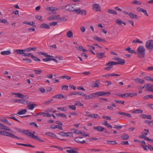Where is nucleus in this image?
Listing matches in <instances>:
<instances>
[{
  "instance_id": "423d86ee",
  "label": "nucleus",
  "mask_w": 153,
  "mask_h": 153,
  "mask_svg": "<svg viewBox=\"0 0 153 153\" xmlns=\"http://www.w3.org/2000/svg\"><path fill=\"white\" fill-rule=\"evenodd\" d=\"M65 9L70 11H74L75 13L76 10H77L75 8L74 5L73 4H69L66 5L65 7Z\"/></svg>"
},
{
  "instance_id": "a19ab883",
  "label": "nucleus",
  "mask_w": 153,
  "mask_h": 153,
  "mask_svg": "<svg viewBox=\"0 0 153 153\" xmlns=\"http://www.w3.org/2000/svg\"><path fill=\"white\" fill-rule=\"evenodd\" d=\"M79 92H71L69 94V96H70L72 95H79Z\"/></svg>"
},
{
  "instance_id": "bb28decb",
  "label": "nucleus",
  "mask_w": 153,
  "mask_h": 153,
  "mask_svg": "<svg viewBox=\"0 0 153 153\" xmlns=\"http://www.w3.org/2000/svg\"><path fill=\"white\" fill-rule=\"evenodd\" d=\"M58 20H59V22L66 21L67 20V19L65 16H62L60 17V15H59V17H58Z\"/></svg>"
},
{
  "instance_id": "49530a36",
  "label": "nucleus",
  "mask_w": 153,
  "mask_h": 153,
  "mask_svg": "<svg viewBox=\"0 0 153 153\" xmlns=\"http://www.w3.org/2000/svg\"><path fill=\"white\" fill-rule=\"evenodd\" d=\"M53 129L57 128L60 130H63V128L61 126L59 125H55L53 127Z\"/></svg>"
},
{
  "instance_id": "de8ad7c7",
  "label": "nucleus",
  "mask_w": 153,
  "mask_h": 153,
  "mask_svg": "<svg viewBox=\"0 0 153 153\" xmlns=\"http://www.w3.org/2000/svg\"><path fill=\"white\" fill-rule=\"evenodd\" d=\"M14 129L16 130V131L19 132H21L22 133H23V132L24 131V130H22V129H20L18 128H17L16 127H15L14 128Z\"/></svg>"
},
{
  "instance_id": "774afa93",
  "label": "nucleus",
  "mask_w": 153,
  "mask_h": 153,
  "mask_svg": "<svg viewBox=\"0 0 153 153\" xmlns=\"http://www.w3.org/2000/svg\"><path fill=\"white\" fill-rule=\"evenodd\" d=\"M58 134L62 137H65L66 136L65 133L64 132H61Z\"/></svg>"
},
{
  "instance_id": "5fc2aeb1",
  "label": "nucleus",
  "mask_w": 153,
  "mask_h": 153,
  "mask_svg": "<svg viewBox=\"0 0 153 153\" xmlns=\"http://www.w3.org/2000/svg\"><path fill=\"white\" fill-rule=\"evenodd\" d=\"M144 100L147 99L148 98H153V95H147L145 96L144 97Z\"/></svg>"
},
{
  "instance_id": "aec40b11",
  "label": "nucleus",
  "mask_w": 153,
  "mask_h": 153,
  "mask_svg": "<svg viewBox=\"0 0 153 153\" xmlns=\"http://www.w3.org/2000/svg\"><path fill=\"white\" fill-rule=\"evenodd\" d=\"M23 23L25 25H32L34 27H36V26L34 25V22L33 21H31L30 22H29L27 21H24L23 22Z\"/></svg>"
},
{
  "instance_id": "58836bf2",
  "label": "nucleus",
  "mask_w": 153,
  "mask_h": 153,
  "mask_svg": "<svg viewBox=\"0 0 153 153\" xmlns=\"http://www.w3.org/2000/svg\"><path fill=\"white\" fill-rule=\"evenodd\" d=\"M60 79H65L68 80H70L71 79V77L67 76H60Z\"/></svg>"
},
{
  "instance_id": "39448f33",
  "label": "nucleus",
  "mask_w": 153,
  "mask_h": 153,
  "mask_svg": "<svg viewBox=\"0 0 153 153\" xmlns=\"http://www.w3.org/2000/svg\"><path fill=\"white\" fill-rule=\"evenodd\" d=\"M0 134L9 137L13 138H17L18 139L22 140L21 138H19L15 136V135L12 134L10 132L7 131H0Z\"/></svg>"
},
{
  "instance_id": "a18cd8bd",
  "label": "nucleus",
  "mask_w": 153,
  "mask_h": 153,
  "mask_svg": "<svg viewBox=\"0 0 153 153\" xmlns=\"http://www.w3.org/2000/svg\"><path fill=\"white\" fill-rule=\"evenodd\" d=\"M43 117H50L51 116H52L54 118H55L56 117L55 116V115L53 114H49L48 113L46 114H45L43 115Z\"/></svg>"
},
{
  "instance_id": "b1692460",
  "label": "nucleus",
  "mask_w": 153,
  "mask_h": 153,
  "mask_svg": "<svg viewBox=\"0 0 153 153\" xmlns=\"http://www.w3.org/2000/svg\"><path fill=\"white\" fill-rule=\"evenodd\" d=\"M46 9L48 11H54L57 10H58V8L55 7H47L46 8Z\"/></svg>"
},
{
  "instance_id": "4468645a",
  "label": "nucleus",
  "mask_w": 153,
  "mask_h": 153,
  "mask_svg": "<svg viewBox=\"0 0 153 153\" xmlns=\"http://www.w3.org/2000/svg\"><path fill=\"white\" fill-rule=\"evenodd\" d=\"M93 128L95 130L100 131H103L104 129V128H103L100 126H94V127Z\"/></svg>"
},
{
  "instance_id": "f8f14e48",
  "label": "nucleus",
  "mask_w": 153,
  "mask_h": 153,
  "mask_svg": "<svg viewBox=\"0 0 153 153\" xmlns=\"http://www.w3.org/2000/svg\"><path fill=\"white\" fill-rule=\"evenodd\" d=\"M82 137H77L75 138L74 139V140L76 142L78 143H80L82 144H83L84 143H85V141L84 140H83L82 141H80L79 140V139L80 138H82Z\"/></svg>"
},
{
  "instance_id": "2f4dec72",
  "label": "nucleus",
  "mask_w": 153,
  "mask_h": 153,
  "mask_svg": "<svg viewBox=\"0 0 153 153\" xmlns=\"http://www.w3.org/2000/svg\"><path fill=\"white\" fill-rule=\"evenodd\" d=\"M56 115L58 116H59L62 117H64L67 118L66 115L65 114L61 113H58L56 114Z\"/></svg>"
},
{
  "instance_id": "3c124183",
  "label": "nucleus",
  "mask_w": 153,
  "mask_h": 153,
  "mask_svg": "<svg viewBox=\"0 0 153 153\" xmlns=\"http://www.w3.org/2000/svg\"><path fill=\"white\" fill-rule=\"evenodd\" d=\"M143 112V111L142 110H140L139 109H137L136 110L132 112L133 113H142Z\"/></svg>"
},
{
  "instance_id": "13d9d810",
  "label": "nucleus",
  "mask_w": 153,
  "mask_h": 153,
  "mask_svg": "<svg viewBox=\"0 0 153 153\" xmlns=\"http://www.w3.org/2000/svg\"><path fill=\"white\" fill-rule=\"evenodd\" d=\"M68 107L73 110H75L76 109V106L75 105H70L68 106Z\"/></svg>"
},
{
  "instance_id": "e433bc0d",
  "label": "nucleus",
  "mask_w": 153,
  "mask_h": 153,
  "mask_svg": "<svg viewBox=\"0 0 153 153\" xmlns=\"http://www.w3.org/2000/svg\"><path fill=\"white\" fill-rule=\"evenodd\" d=\"M25 98H24V99ZM29 103V101L27 100H25L24 99H21V103L25 105H27Z\"/></svg>"
},
{
  "instance_id": "7c9ffc66",
  "label": "nucleus",
  "mask_w": 153,
  "mask_h": 153,
  "mask_svg": "<svg viewBox=\"0 0 153 153\" xmlns=\"http://www.w3.org/2000/svg\"><path fill=\"white\" fill-rule=\"evenodd\" d=\"M36 49V48L33 47V48H29L24 50L25 51L28 52L31 51H35Z\"/></svg>"
},
{
  "instance_id": "052dcab7",
  "label": "nucleus",
  "mask_w": 153,
  "mask_h": 153,
  "mask_svg": "<svg viewBox=\"0 0 153 153\" xmlns=\"http://www.w3.org/2000/svg\"><path fill=\"white\" fill-rule=\"evenodd\" d=\"M57 109L63 111H66L67 110L66 108L63 107H58L57 108Z\"/></svg>"
},
{
  "instance_id": "5701e85b",
  "label": "nucleus",
  "mask_w": 153,
  "mask_h": 153,
  "mask_svg": "<svg viewBox=\"0 0 153 153\" xmlns=\"http://www.w3.org/2000/svg\"><path fill=\"white\" fill-rule=\"evenodd\" d=\"M67 36L69 38H71L73 36V34L71 30L68 31L66 34Z\"/></svg>"
},
{
  "instance_id": "69168bd1",
  "label": "nucleus",
  "mask_w": 153,
  "mask_h": 153,
  "mask_svg": "<svg viewBox=\"0 0 153 153\" xmlns=\"http://www.w3.org/2000/svg\"><path fill=\"white\" fill-rule=\"evenodd\" d=\"M51 147H54L56 149H58L61 150H63V149L62 148L58 146H51Z\"/></svg>"
},
{
  "instance_id": "4d7b16f0",
  "label": "nucleus",
  "mask_w": 153,
  "mask_h": 153,
  "mask_svg": "<svg viewBox=\"0 0 153 153\" xmlns=\"http://www.w3.org/2000/svg\"><path fill=\"white\" fill-rule=\"evenodd\" d=\"M115 22L118 25H121L123 23V22L120 19H117Z\"/></svg>"
},
{
  "instance_id": "c03bdc74",
  "label": "nucleus",
  "mask_w": 153,
  "mask_h": 153,
  "mask_svg": "<svg viewBox=\"0 0 153 153\" xmlns=\"http://www.w3.org/2000/svg\"><path fill=\"white\" fill-rule=\"evenodd\" d=\"M121 138L123 140H126L129 138V136L127 135L124 134L121 136Z\"/></svg>"
},
{
  "instance_id": "f03ea898",
  "label": "nucleus",
  "mask_w": 153,
  "mask_h": 153,
  "mask_svg": "<svg viewBox=\"0 0 153 153\" xmlns=\"http://www.w3.org/2000/svg\"><path fill=\"white\" fill-rule=\"evenodd\" d=\"M116 59L118 61V62L114 61L109 62L105 64V65L108 66V67L105 68L104 69L108 71L113 68V66L114 65H116L117 64L123 65L125 63V62L124 59L118 57Z\"/></svg>"
},
{
  "instance_id": "473e14b6",
  "label": "nucleus",
  "mask_w": 153,
  "mask_h": 153,
  "mask_svg": "<svg viewBox=\"0 0 153 153\" xmlns=\"http://www.w3.org/2000/svg\"><path fill=\"white\" fill-rule=\"evenodd\" d=\"M27 111V110L25 109L22 110L21 111L18 112L17 113V114L20 115L24 114Z\"/></svg>"
},
{
  "instance_id": "6ab92c4d",
  "label": "nucleus",
  "mask_w": 153,
  "mask_h": 153,
  "mask_svg": "<svg viewBox=\"0 0 153 153\" xmlns=\"http://www.w3.org/2000/svg\"><path fill=\"white\" fill-rule=\"evenodd\" d=\"M143 118L145 119H152V117L151 115H148L146 114H143L140 116Z\"/></svg>"
},
{
  "instance_id": "ddd939ff",
  "label": "nucleus",
  "mask_w": 153,
  "mask_h": 153,
  "mask_svg": "<svg viewBox=\"0 0 153 153\" xmlns=\"http://www.w3.org/2000/svg\"><path fill=\"white\" fill-rule=\"evenodd\" d=\"M40 27L41 28H45L47 29H50V27L49 25L47 23H43L41 24Z\"/></svg>"
},
{
  "instance_id": "c85d7f7f",
  "label": "nucleus",
  "mask_w": 153,
  "mask_h": 153,
  "mask_svg": "<svg viewBox=\"0 0 153 153\" xmlns=\"http://www.w3.org/2000/svg\"><path fill=\"white\" fill-rule=\"evenodd\" d=\"M87 116L95 119H96L98 117H99V115L98 114H89L88 115H87Z\"/></svg>"
},
{
  "instance_id": "603ef678",
  "label": "nucleus",
  "mask_w": 153,
  "mask_h": 153,
  "mask_svg": "<svg viewBox=\"0 0 153 153\" xmlns=\"http://www.w3.org/2000/svg\"><path fill=\"white\" fill-rule=\"evenodd\" d=\"M34 72L35 74L37 75L40 74L42 73V71L41 70H34Z\"/></svg>"
},
{
  "instance_id": "a878e982",
  "label": "nucleus",
  "mask_w": 153,
  "mask_h": 153,
  "mask_svg": "<svg viewBox=\"0 0 153 153\" xmlns=\"http://www.w3.org/2000/svg\"><path fill=\"white\" fill-rule=\"evenodd\" d=\"M13 95L15 94L17 95V97H18L22 98V99H24V98L25 97V96H23L22 94H20L19 93H12Z\"/></svg>"
},
{
  "instance_id": "f257e3e1",
  "label": "nucleus",
  "mask_w": 153,
  "mask_h": 153,
  "mask_svg": "<svg viewBox=\"0 0 153 153\" xmlns=\"http://www.w3.org/2000/svg\"><path fill=\"white\" fill-rule=\"evenodd\" d=\"M111 94V93L109 91L107 92L103 91H98L91 94L88 95H86V97L84 98V99L85 100H89L100 96H107Z\"/></svg>"
},
{
  "instance_id": "9d476101",
  "label": "nucleus",
  "mask_w": 153,
  "mask_h": 153,
  "mask_svg": "<svg viewBox=\"0 0 153 153\" xmlns=\"http://www.w3.org/2000/svg\"><path fill=\"white\" fill-rule=\"evenodd\" d=\"M105 53L103 52H97L96 53V57L98 59L105 57Z\"/></svg>"
},
{
  "instance_id": "ea45409f",
  "label": "nucleus",
  "mask_w": 153,
  "mask_h": 153,
  "mask_svg": "<svg viewBox=\"0 0 153 153\" xmlns=\"http://www.w3.org/2000/svg\"><path fill=\"white\" fill-rule=\"evenodd\" d=\"M147 90L153 92V85H152L149 84V87H147Z\"/></svg>"
},
{
  "instance_id": "2eb2a0df",
  "label": "nucleus",
  "mask_w": 153,
  "mask_h": 153,
  "mask_svg": "<svg viewBox=\"0 0 153 153\" xmlns=\"http://www.w3.org/2000/svg\"><path fill=\"white\" fill-rule=\"evenodd\" d=\"M97 82H93L92 83L91 86L92 87H100V85L99 84L97 83H100V81L99 80H97L96 81Z\"/></svg>"
},
{
  "instance_id": "864d4df0",
  "label": "nucleus",
  "mask_w": 153,
  "mask_h": 153,
  "mask_svg": "<svg viewBox=\"0 0 153 153\" xmlns=\"http://www.w3.org/2000/svg\"><path fill=\"white\" fill-rule=\"evenodd\" d=\"M137 95V93H128V96L129 97H133L135 96H136Z\"/></svg>"
},
{
  "instance_id": "20e7f679",
  "label": "nucleus",
  "mask_w": 153,
  "mask_h": 153,
  "mask_svg": "<svg viewBox=\"0 0 153 153\" xmlns=\"http://www.w3.org/2000/svg\"><path fill=\"white\" fill-rule=\"evenodd\" d=\"M137 53L140 58H143L145 55V50L143 46H140L137 51Z\"/></svg>"
},
{
  "instance_id": "8fccbe9b",
  "label": "nucleus",
  "mask_w": 153,
  "mask_h": 153,
  "mask_svg": "<svg viewBox=\"0 0 153 153\" xmlns=\"http://www.w3.org/2000/svg\"><path fill=\"white\" fill-rule=\"evenodd\" d=\"M53 101V99H51L48 101H46L44 102L43 104H44L48 105Z\"/></svg>"
},
{
  "instance_id": "37998d69",
  "label": "nucleus",
  "mask_w": 153,
  "mask_h": 153,
  "mask_svg": "<svg viewBox=\"0 0 153 153\" xmlns=\"http://www.w3.org/2000/svg\"><path fill=\"white\" fill-rule=\"evenodd\" d=\"M106 142L108 144H109L114 145L115 144H117L115 140H113L112 141L107 140Z\"/></svg>"
},
{
  "instance_id": "72a5a7b5",
  "label": "nucleus",
  "mask_w": 153,
  "mask_h": 153,
  "mask_svg": "<svg viewBox=\"0 0 153 153\" xmlns=\"http://www.w3.org/2000/svg\"><path fill=\"white\" fill-rule=\"evenodd\" d=\"M107 12L110 14H113L114 15L117 14V13L116 11L108 9L107 11Z\"/></svg>"
},
{
  "instance_id": "09e8293b",
  "label": "nucleus",
  "mask_w": 153,
  "mask_h": 153,
  "mask_svg": "<svg viewBox=\"0 0 153 153\" xmlns=\"http://www.w3.org/2000/svg\"><path fill=\"white\" fill-rule=\"evenodd\" d=\"M41 54L42 55H43L46 57H51L52 56H50L49 55H48L47 53H45L42 52H38V54Z\"/></svg>"
},
{
  "instance_id": "bf43d9fd",
  "label": "nucleus",
  "mask_w": 153,
  "mask_h": 153,
  "mask_svg": "<svg viewBox=\"0 0 153 153\" xmlns=\"http://www.w3.org/2000/svg\"><path fill=\"white\" fill-rule=\"evenodd\" d=\"M75 105H78L79 106H83V104H82L79 101H76L75 103Z\"/></svg>"
},
{
  "instance_id": "dca6fc26",
  "label": "nucleus",
  "mask_w": 153,
  "mask_h": 153,
  "mask_svg": "<svg viewBox=\"0 0 153 153\" xmlns=\"http://www.w3.org/2000/svg\"><path fill=\"white\" fill-rule=\"evenodd\" d=\"M16 144L18 145L23 146H28L33 148H35V146L30 144H25L20 143H16Z\"/></svg>"
},
{
  "instance_id": "1a4fd4ad",
  "label": "nucleus",
  "mask_w": 153,
  "mask_h": 153,
  "mask_svg": "<svg viewBox=\"0 0 153 153\" xmlns=\"http://www.w3.org/2000/svg\"><path fill=\"white\" fill-rule=\"evenodd\" d=\"M86 11L84 10H81L80 8H79L77 9L76 10V13L81 15H82L84 14L85 15L86 14Z\"/></svg>"
},
{
  "instance_id": "4be33fe9",
  "label": "nucleus",
  "mask_w": 153,
  "mask_h": 153,
  "mask_svg": "<svg viewBox=\"0 0 153 153\" xmlns=\"http://www.w3.org/2000/svg\"><path fill=\"white\" fill-rule=\"evenodd\" d=\"M36 105L34 103L29 104L27 105V107L30 110H33L34 108V106Z\"/></svg>"
},
{
  "instance_id": "cd10ccee",
  "label": "nucleus",
  "mask_w": 153,
  "mask_h": 153,
  "mask_svg": "<svg viewBox=\"0 0 153 153\" xmlns=\"http://www.w3.org/2000/svg\"><path fill=\"white\" fill-rule=\"evenodd\" d=\"M11 53V52L9 51H4L1 52V54L3 55H7Z\"/></svg>"
},
{
  "instance_id": "0e129e2a",
  "label": "nucleus",
  "mask_w": 153,
  "mask_h": 153,
  "mask_svg": "<svg viewBox=\"0 0 153 153\" xmlns=\"http://www.w3.org/2000/svg\"><path fill=\"white\" fill-rule=\"evenodd\" d=\"M2 121L7 123L9 125H11V124L6 119H4L2 120Z\"/></svg>"
},
{
  "instance_id": "c9c22d12",
  "label": "nucleus",
  "mask_w": 153,
  "mask_h": 153,
  "mask_svg": "<svg viewBox=\"0 0 153 153\" xmlns=\"http://www.w3.org/2000/svg\"><path fill=\"white\" fill-rule=\"evenodd\" d=\"M53 57V56H52L51 57H48L46 58L43 59H42V60L44 62H47L51 60L52 57Z\"/></svg>"
},
{
  "instance_id": "0eeeda50",
  "label": "nucleus",
  "mask_w": 153,
  "mask_h": 153,
  "mask_svg": "<svg viewBox=\"0 0 153 153\" xmlns=\"http://www.w3.org/2000/svg\"><path fill=\"white\" fill-rule=\"evenodd\" d=\"M145 47L149 50L153 49V40H149L147 41Z\"/></svg>"
},
{
  "instance_id": "f3484780",
  "label": "nucleus",
  "mask_w": 153,
  "mask_h": 153,
  "mask_svg": "<svg viewBox=\"0 0 153 153\" xmlns=\"http://www.w3.org/2000/svg\"><path fill=\"white\" fill-rule=\"evenodd\" d=\"M58 17H59V15L57 16L54 15L48 18V19L49 20H58Z\"/></svg>"
},
{
  "instance_id": "79ce46f5",
  "label": "nucleus",
  "mask_w": 153,
  "mask_h": 153,
  "mask_svg": "<svg viewBox=\"0 0 153 153\" xmlns=\"http://www.w3.org/2000/svg\"><path fill=\"white\" fill-rule=\"evenodd\" d=\"M24 51H25L24 50H17L16 51V53L19 54H24Z\"/></svg>"
},
{
  "instance_id": "338daca9",
  "label": "nucleus",
  "mask_w": 153,
  "mask_h": 153,
  "mask_svg": "<svg viewBox=\"0 0 153 153\" xmlns=\"http://www.w3.org/2000/svg\"><path fill=\"white\" fill-rule=\"evenodd\" d=\"M66 134V137H73V135L72 133L71 132H67L65 133Z\"/></svg>"
},
{
  "instance_id": "412c9836",
  "label": "nucleus",
  "mask_w": 153,
  "mask_h": 153,
  "mask_svg": "<svg viewBox=\"0 0 153 153\" xmlns=\"http://www.w3.org/2000/svg\"><path fill=\"white\" fill-rule=\"evenodd\" d=\"M76 48L78 50L81 51L83 52H87L88 51L86 49H84L82 46L80 45L79 47L77 46H76Z\"/></svg>"
},
{
  "instance_id": "e2e57ef3",
  "label": "nucleus",
  "mask_w": 153,
  "mask_h": 153,
  "mask_svg": "<svg viewBox=\"0 0 153 153\" xmlns=\"http://www.w3.org/2000/svg\"><path fill=\"white\" fill-rule=\"evenodd\" d=\"M132 3L134 4H137L138 5H141V3L139 1H137V0H134L133 2H132Z\"/></svg>"
},
{
  "instance_id": "680f3d73",
  "label": "nucleus",
  "mask_w": 153,
  "mask_h": 153,
  "mask_svg": "<svg viewBox=\"0 0 153 153\" xmlns=\"http://www.w3.org/2000/svg\"><path fill=\"white\" fill-rule=\"evenodd\" d=\"M24 56L27 57H32L33 54L31 53H24Z\"/></svg>"
},
{
  "instance_id": "393cba45",
  "label": "nucleus",
  "mask_w": 153,
  "mask_h": 153,
  "mask_svg": "<svg viewBox=\"0 0 153 153\" xmlns=\"http://www.w3.org/2000/svg\"><path fill=\"white\" fill-rule=\"evenodd\" d=\"M45 134L46 135H48L49 136H51V137H55V138H56L58 139H59V138H57L56 137V136L55 134H54L53 133H52L46 132L45 133Z\"/></svg>"
},
{
  "instance_id": "f704fd0d",
  "label": "nucleus",
  "mask_w": 153,
  "mask_h": 153,
  "mask_svg": "<svg viewBox=\"0 0 153 153\" xmlns=\"http://www.w3.org/2000/svg\"><path fill=\"white\" fill-rule=\"evenodd\" d=\"M66 152L68 153H79L77 151L73 149L70 150H67Z\"/></svg>"
},
{
  "instance_id": "a211bd4d",
  "label": "nucleus",
  "mask_w": 153,
  "mask_h": 153,
  "mask_svg": "<svg viewBox=\"0 0 153 153\" xmlns=\"http://www.w3.org/2000/svg\"><path fill=\"white\" fill-rule=\"evenodd\" d=\"M129 16L133 19H138V17L135 14L132 13H130L129 14Z\"/></svg>"
},
{
  "instance_id": "9b49d317",
  "label": "nucleus",
  "mask_w": 153,
  "mask_h": 153,
  "mask_svg": "<svg viewBox=\"0 0 153 153\" xmlns=\"http://www.w3.org/2000/svg\"><path fill=\"white\" fill-rule=\"evenodd\" d=\"M53 98L62 99V98H65L66 99H67L66 96H63L62 94L56 95L53 97Z\"/></svg>"
},
{
  "instance_id": "4c0bfd02",
  "label": "nucleus",
  "mask_w": 153,
  "mask_h": 153,
  "mask_svg": "<svg viewBox=\"0 0 153 153\" xmlns=\"http://www.w3.org/2000/svg\"><path fill=\"white\" fill-rule=\"evenodd\" d=\"M16 114H13V115H11V116L10 117H7V118H10V119H13L16 121H17V122H20V121L19 120H18V119H16L15 117L12 116V115H15Z\"/></svg>"
},
{
  "instance_id": "6e6d98bb",
  "label": "nucleus",
  "mask_w": 153,
  "mask_h": 153,
  "mask_svg": "<svg viewBox=\"0 0 153 153\" xmlns=\"http://www.w3.org/2000/svg\"><path fill=\"white\" fill-rule=\"evenodd\" d=\"M31 58L33 59L36 61H40V59L38 58L37 57L33 55Z\"/></svg>"
},
{
  "instance_id": "c756f323",
  "label": "nucleus",
  "mask_w": 153,
  "mask_h": 153,
  "mask_svg": "<svg viewBox=\"0 0 153 153\" xmlns=\"http://www.w3.org/2000/svg\"><path fill=\"white\" fill-rule=\"evenodd\" d=\"M135 80L136 82L140 84H142L144 82L143 79L139 78L135 79Z\"/></svg>"
},
{
  "instance_id": "7ed1b4c3",
  "label": "nucleus",
  "mask_w": 153,
  "mask_h": 153,
  "mask_svg": "<svg viewBox=\"0 0 153 153\" xmlns=\"http://www.w3.org/2000/svg\"><path fill=\"white\" fill-rule=\"evenodd\" d=\"M29 131H30V130H24L23 134L32 138L37 140L40 142H44V140L41 139L38 136L34 135V134L36 133L35 132L33 131V133H32V132H31Z\"/></svg>"
},
{
  "instance_id": "6e6552de",
  "label": "nucleus",
  "mask_w": 153,
  "mask_h": 153,
  "mask_svg": "<svg viewBox=\"0 0 153 153\" xmlns=\"http://www.w3.org/2000/svg\"><path fill=\"white\" fill-rule=\"evenodd\" d=\"M93 9L96 11H100L101 10V7L100 5L97 4H94L93 5Z\"/></svg>"
}]
</instances>
